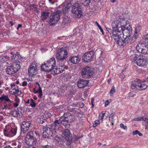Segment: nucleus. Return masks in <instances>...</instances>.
Instances as JSON below:
<instances>
[{
  "mask_svg": "<svg viewBox=\"0 0 148 148\" xmlns=\"http://www.w3.org/2000/svg\"><path fill=\"white\" fill-rule=\"evenodd\" d=\"M121 29H119L116 42L120 46L125 45L129 42L130 40V37L132 34V28L130 27L129 29L127 28L125 29L124 26L121 24Z\"/></svg>",
  "mask_w": 148,
  "mask_h": 148,
  "instance_id": "f257e3e1",
  "label": "nucleus"
},
{
  "mask_svg": "<svg viewBox=\"0 0 148 148\" xmlns=\"http://www.w3.org/2000/svg\"><path fill=\"white\" fill-rule=\"evenodd\" d=\"M121 24L122 23L118 20L114 21L112 24V30L111 29L109 28H107L106 29L111 35H112V37L116 42L118 38L117 36L119 30L121 29Z\"/></svg>",
  "mask_w": 148,
  "mask_h": 148,
  "instance_id": "f03ea898",
  "label": "nucleus"
},
{
  "mask_svg": "<svg viewBox=\"0 0 148 148\" xmlns=\"http://www.w3.org/2000/svg\"><path fill=\"white\" fill-rule=\"evenodd\" d=\"M75 120L74 116L70 113H65L60 118V121L62 124L65 127Z\"/></svg>",
  "mask_w": 148,
  "mask_h": 148,
  "instance_id": "7ed1b4c3",
  "label": "nucleus"
},
{
  "mask_svg": "<svg viewBox=\"0 0 148 148\" xmlns=\"http://www.w3.org/2000/svg\"><path fill=\"white\" fill-rule=\"evenodd\" d=\"M56 62L54 58H51L49 61L45 62L44 64H42L40 67L43 71L49 72L53 70L55 66Z\"/></svg>",
  "mask_w": 148,
  "mask_h": 148,
  "instance_id": "20e7f679",
  "label": "nucleus"
},
{
  "mask_svg": "<svg viewBox=\"0 0 148 148\" xmlns=\"http://www.w3.org/2000/svg\"><path fill=\"white\" fill-rule=\"evenodd\" d=\"M56 59L59 61H63L68 57V52L63 47L59 48L56 51Z\"/></svg>",
  "mask_w": 148,
  "mask_h": 148,
  "instance_id": "39448f33",
  "label": "nucleus"
},
{
  "mask_svg": "<svg viewBox=\"0 0 148 148\" xmlns=\"http://www.w3.org/2000/svg\"><path fill=\"white\" fill-rule=\"evenodd\" d=\"M20 67L19 62H14L12 64H11L7 66L6 69V72L9 75L14 74L20 69Z\"/></svg>",
  "mask_w": 148,
  "mask_h": 148,
  "instance_id": "423d86ee",
  "label": "nucleus"
},
{
  "mask_svg": "<svg viewBox=\"0 0 148 148\" xmlns=\"http://www.w3.org/2000/svg\"><path fill=\"white\" fill-rule=\"evenodd\" d=\"M71 11L75 16L79 18L82 15V12L81 5L78 3H75L72 6Z\"/></svg>",
  "mask_w": 148,
  "mask_h": 148,
  "instance_id": "0eeeda50",
  "label": "nucleus"
},
{
  "mask_svg": "<svg viewBox=\"0 0 148 148\" xmlns=\"http://www.w3.org/2000/svg\"><path fill=\"white\" fill-rule=\"evenodd\" d=\"M62 12L60 10H58L54 12L51 14L49 17V24L52 26L56 24L60 18V14Z\"/></svg>",
  "mask_w": 148,
  "mask_h": 148,
  "instance_id": "6e6552de",
  "label": "nucleus"
},
{
  "mask_svg": "<svg viewBox=\"0 0 148 148\" xmlns=\"http://www.w3.org/2000/svg\"><path fill=\"white\" fill-rule=\"evenodd\" d=\"M147 86L145 84L141 83L139 79L135 80L132 82L131 88L132 89H136L139 90H145Z\"/></svg>",
  "mask_w": 148,
  "mask_h": 148,
  "instance_id": "1a4fd4ad",
  "label": "nucleus"
},
{
  "mask_svg": "<svg viewBox=\"0 0 148 148\" xmlns=\"http://www.w3.org/2000/svg\"><path fill=\"white\" fill-rule=\"evenodd\" d=\"M42 133L43 137L46 138L52 136L53 135L55 134V131L52 129V127L50 125H46L43 126Z\"/></svg>",
  "mask_w": 148,
  "mask_h": 148,
  "instance_id": "9d476101",
  "label": "nucleus"
},
{
  "mask_svg": "<svg viewBox=\"0 0 148 148\" xmlns=\"http://www.w3.org/2000/svg\"><path fill=\"white\" fill-rule=\"evenodd\" d=\"M94 73V69L90 67L86 66L82 69V74L84 78H90Z\"/></svg>",
  "mask_w": 148,
  "mask_h": 148,
  "instance_id": "9b49d317",
  "label": "nucleus"
},
{
  "mask_svg": "<svg viewBox=\"0 0 148 148\" xmlns=\"http://www.w3.org/2000/svg\"><path fill=\"white\" fill-rule=\"evenodd\" d=\"M137 51L144 54H148V44L139 42L136 46Z\"/></svg>",
  "mask_w": 148,
  "mask_h": 148,
  "instance_id": "f8f14e48",
  "label": "nucleus"
},
{
  "mask_svg": "<svg viewBox=\"0 0 148 148\" xmlns=\"http://www.w3.org/2000/svg\"><path fill=\"white\" fill-rule=\"evenodd\" d=\"M17 128L10 127L8 128L6 127L3 130L4 135L8 137H11L15 135L16 133Z\"/></svg>",
  "mask_w": 148,
  "mask_h": 148,
  "instance_id": "ddd939ff",
  "label": "nucleus"
},
{
  "mask_svg": "<svg viewBox=\"0 0 148 148\" xmlns=\"http://www.w3.org/2000/svg\"><path fill=\"white\" fill-rule=\"evenodd\" d=\"M37 69V63L35 62H33L28 68V75L29 76H34L36 74Z\"/></svg>",
  "mask_w": 148,
  "mask_h": 148,
  "instance_id": "4468645a",
  "label": "nucleus"
},
{
  "mask_svg": "<svg viewBox=\"0 0 148 148\" xmlns=\"http://www.w3.org/2000/svg\"><path fill=\"white\" fill-rule=\"evenodd\" d=\"M62 136L66 141L68 144L70 145L71 144L72 138V136L69 130L66 129L64 130L62 133Z\"/></svg>",
  "mask_w": 148,
  "mask_h": 148,
  "instance_id": "2eb2a0df",
  "label": "nucleus"
},
{
  "mask_svg": "<svg viewBox=\"0 0 148 148\" xmlns=\"http://www.w3.org/2000/svg\"><path fill=\"white\" fill-rule=\"evenodd\" d=\"M94 51H90L86 53L83 56L82 60L84 62H88L91 61L94 54Z\"/></svg>",
  "mask_w": 148,
  "mask_h": 148,
  "instance_id": "dca6fc26",
  "label": "nucleus"
},
{
  "mask_svg": "<svg viewBox=\"0 0 148 148\" xmlns=\"http://www.w3.org/2000/svg\"><path fill=\"white\" fill-rule=\"evenodd\" d=\"M24 108L20 107L17 109V110H13L10 112V114L15 117H20L24 113Z\"/></svg>",
  "mask_w": 148,
  "mask_h": 148,
  "instance_id": "f3484780",
  "label": "nucleus"
},
{
  "mask_svg": "<svg viewBox=\"0 0 148 148\" xmlns=\"http://www.w3.org/2000/svg\"><path fill=\"white\" fill-rule=\"evenodd\" d=\"M67 69V67L63 65H59L58 67H55L53 69L52 73L53 75H58L64 71L65 69Z\"/></svg>",
  "mask_w": 148,
  "mask_h": 148,
  "instance_id": "a211bd4d",
  "label": "nucleus"
},
{
  "mask_svg": "<svg viewBox=\"0 0 148 148\" xmlns=\"http://www.w3.org/2000/svg\"><path fill=\"white\" fill-rule=\"evenodd\" d=\"M11 89L10 91L12 94L16 96V95H19L21 93V91L20 88L15 83H13L11 84Z\"/></svg>",
  "mask_w": 148,
  "mask_h": 148,
  "instance_id": "6ab92c4d",
  "label": "nucleus"
},
{
  "mask_svg": "<svg viewBox=\"0 0 148 148\" xmlns=\"http://www.w3.org/2000/svg\"><path fill=\"white\" fill-rule=\"evenodd\" d=\"M147 61L146 58L143 55H140V57L136 62L137 65L140 66H144L147 64Z\"/></svg>",
  "mask_w": 148,
  "mask_h": 148,
  "instance_id": "aec40b11",
  "label": "nucleus"
},
{
  "mask_svg": "<svg viewBox=\"0 0 148 148\" xmlns=\"http://www.w3.org/2000/svg\"><path fill=\"white\" fill-rule=\"evenodd\" d=\"M62 123L60 121V119L58 120H55L50 125L53 130L55 131V133L59 131L60 128L61 127Z\"/></svg>",
  "mask_w": 148,
  "mask_h": 148,
  "instance_id": "412c9836",
  "label": "nucleus"
},
{
  "mask_svg": "<svg viewBox=\"0 0 148 148\" xmlns=\"http://www.w3.org/2000/svg\"><path fill=\"white\" fill-rule=\"evenodd\" d=\"M80 58L79 56H73L70 58L67 61V62L69 65L77 64L79 62Z\"/></svg>",
  "mask_w": 148,
  "mask_h": 148,
  "instance_id": "4be33fe9",
  "label": "nucleus"
},
{
  "mask_svg": "<svg viewBox=\"0 0 148 148\" xmlns=\"http://www.w3.org/2000/svg\"><path fill=\"white\" fill-rule=\"evenodd\" d=\"M89 81L83 79H79L77 82V85L79 88H83L88 85Z\"/></svg>",
  "mask_w": 148,
  "mask_h": 148,
  "instance_id": "5701e85b",
  "label": "nucleus"
},
{
  "mask_svg": "<svg viewBox=\"0 0 148 148\" xmlns=\"http://www.w3.org/2000/svg\"><path fill=\"white\" fill-rule=\"evenodd\" d=\"M11 58L13 62L14 63H17L18 62H20L19 61L21 60L22 58L20 54L18 52H17L16 53L13 55Z\"/></svg>",
  "mask_w": 148,
  "mask_h": 148,
  "instance_id": "b1692460",
  "label": "nucleus"
},
{
  "mask_svg": "<svg viewBox=\"0 0 148 148\" xmlns=\"http://www.w3.org/2000/svg\"><path fill=\"white\" fill-rule=\"evenodd\" d=\"M28 122L23 121L21 126V132L24 134L28 130Z\"/></svg>",
  "mask_w": 148,
  "mask_h": 148,
  "instance_id": "393cba45",
  "label": "nucleus"
},
{
  "mask_svg": "<svg viewBox=\"0 0 148 148\" xmlns=\"http://www.w3.org/2000/svg\"><path fill=\"white\" fill-rule=\"evenodd\" d=\"M41 14V18L42 20H46L49 16V13L47 11L42 12Z\"/></svg>",
  "mask_w": 148,
  "mask_h": 148,
  "instance_id": "a878e982",
  "label": "nucleus"
},
{
  "mask_svg": "<svg viewBox=\"0 0 148 148\" xmlns=\"http://www.w3.org/2000/svg\"><path fill=\"white\" fill-rule=\"evenodd\" d=\"M28 138V145L31 146L36 144V140L35 137Z\"/></svg>",
  "mask_w": 148,
  "mask_h": 148,
  "instance_id": "bb28decb",
  "label": "nucleus"
},
{
  "mask_svg": "<svg viewBox=\"0 0 148 148\" xmlns=\"http://www.w3.org/2000/svg\"><path fill=\"white\" fill-rule=\"evenodd\" d=\"M48 119V118L47 117V115L46 114H43L42 115L40 118V120L38 121V123H39L43 124L44 123H47V121Z\"/></svg>",
  "mask_w": 148,
  "mask_h": 148,
  "instance_id": "cd10ccee",
  "label": "nucleus"
},
{
  "mask_svg": "<svg viewBox=\"0 0 148 148\" xmlns=\"http://www.w3.org/2000/svg\"><path fill=\"white\" fill-rule=\"evenodd\" d=\"M140 57V55H138L136 54H134L130 56L131 59L132 60V62H134V63H136V61L139 59V58Z\"/></svg>",
  "mask_w": 148,
  "mask_h": 148,
  "instance_id": "c85d7f7f",
  "label": "nucleus"
},
{
  "mask_svg": "<svg viewBox=\"0 0 148 148\" xmlns=\"http://www.w3.org/2000/svg\"><path fill=\"white\" fill-rule=\"evenodd\" d=\"M71 3H69L66 7L63 9V12L64 13H66L70 10V8L72 6Z\"/></svg>",
  "mask_w": 148,
  "mask_h": 148,
  "instance_id": "c756f323",
  "label": "nucleus"
},
{
  "mask_svg": "<svg viewBox=\"0 0 148 148\" xmlns=\"http://www.w3.org/2000/svg\"><path fill=\"white\" fill-rule=\"evenodd\" d=\"M3 100H5L6 101L10 103L12 102V101L8 98V96L5 95H3L0 97V101H1Z\"/></svg>",
  "mask_w": 148,
  "mask_h": 148,
  "instance_id": "7c9ffc66",
  "label": "nucleus"
},
{
  "mask_svg": "<svg viewBox=\"0 0 148 148\" xmlns=\"http://www.w3.org/2000/svg\"><path fill=\"white\" fill-rule=\"evenodd\" d=\"M139 42L148 44V34L145 35L143 37L142 40Z\"/></svg>",
  "mask_w": 148,
  "mask_h": 148,
  "instance_id": "2f4dec72",
  "label": "nucleus"
},
{
  "mask_svg": "<svg viewBox=\"0 0 148 148\" xmlns=\"http://www.w3.org/2000/svg\"><path fill=\"white\" fill-rule=\"evenodd\" d=\"M34 93L35 94L36 93H38L39 95H38V97L39 98L41 99L42 95V92L41 87H39L38 88L36 91L34 92Z\"/></svg>",
  "mask_w": 148,
  "mask_h": 148,
  "instance_id": "473e14b6",
  "label": "nucleus"
},
{
  "mask_svg": "<svg viewBox=\"0 0 148 148\" xmlns=\"http://www.w3.org/2000/svg\"><path fill=\"white\" fill-rule=\"evenodd\" d=\"M90 2V0H81V3L85 6H87Z\"/></svg>",
  "mask_w": 148,
  "mask_h": 148,
  "instance_id": "72a5a7b5",
  "label": "nucleus"
},
{
  "mask_svg": "<svg viewBox=\"0 0 148 148\" xmlns=\"http://www.w3.org/2000/svg\"><path fill=\"white\" fill-rule=\"evenodd\" d=\"M69 21V18L67 16H64L63 18L62 23L65 25L66 23H68Z\"/></svg>",
  "mask_w": 148,
  "mask_h": 148,
  "instance_id": "f704fd0d",
  "label": "nucleus"
},
{
  "mask_svg": "<svg viewBox=\"0 0 148 148\" xmlns=\"http://www.w3.org/2000/svg\"><path fill=\"white\" fill-rule=\"evenodd\" d=\"M29 8L30 9H32L34 11H36V12H38V10L36 7V5L35 4H33L30 5Z\"/></svg>",
  "mask_w": 148,
  "mask_h": 148,
  "instance_id": "c9c22d12",
  "label": "nucleus"
},
{
  "mask_svg": "<svg viewBox=\"0 0 148 148\" xmlns=\"http://www.w3.org/2000/svg\"><path fill=\"white\" fill-rule=\"evenodd\" d=\"M36 133L35 131L31 130L28 132V136L29 137H34V134H36Z\"/></svg>",
  "mask_w": 148,
  "mask_h": 148,
  "instance_id": "e433bc0d",
  "label": "nucleus"
},
{
  "mask_svg": "<svg viewBox=\"0 0 148 148\" xmlns=\"http://www.w3.org/2000/svg\"><path fill=\"white\" fill-rule=\"evenodd\" d=\"M109 120L112 123V125H113L114 122V116L113 114H111L109 116Z\"/></svg>",
  "mask_w": 148,
  "mask_h": 148,
  "instance_id": "4c0bfd02",
  "label": "nucleus"
},
{
  "mask_svg": "<svg viewBox=\"0 0 148 148\" xmlns=\"http://www.w3.org/2000/svg\"><path fill=\"white\" fill-rule=\"evenodd\" d=\"M30 105L32 108L35 107L36 106V104L34 102V101L32 99H31L30 100Z\"/></svg>",
  "mask_w": 148,
  "mask_h": 148,
  "instance_id": "58836bf2",
  "label": "nucleus"
},
{
  "mask_svg": "<svg viewBox=\"0 0 148 148\" xmlns=\"http://www.w3.org/2000/svg\"><path fill=\"white\" fill-rule=\"evenodd\" d=\"M7 57H5L4 56H0V62H3L7 60L8 58Z\"/></svg>",
  "mask_w": 148,
  "mask_h": 148,
  "instance_id": "ea45409f",
  "label": "nucleus"
},
{
  "mask_svg": "<svg viewBox=\"0 0 148 148\" xmlns=\"http://www.w3.org/2000/svg\"><path fill=\"white\" fill-rule=\"evenodd\" d=\"M6 141L2 140H0V148H1L6 143Z\"/></svg>",
  "mask_w": 148,
  "mask_h": 148,
  "instance_id": "a19ab883",
  "label": "nucleus"
},
{
  "mask_svg": "<svg viewBox=\"0 0 148 148\" xmlns=\"http://www.w3.org/2000/svg\"><path fill=\"white\" fill-rule=\"evenodd\" d=\"M141 26L139 25L137 26L136 28L135 29V34H137L140 30Z\"/></svg>",
  "mask_w": 148,
  "mask_h": 148,
  "instance_id": "79ce46f5",
  "label": "nucleus"
},
{
  "mask_svg": "<svg viewBox=\"0 0 148 148\" xmlns=\"http://www.w3.org/2000/svg\"><path fill=\"white\" fill-rule=\"evenodd\" d=\"M143 116L140 117H139L136 118H135L134 119H133L132 120V121H141L142 120H143Z\"/></svg>",
  "mask_w": 148,
  "mask_h": 148,
  "instance_id": "37998d69",
  "label": "nucleus"
},
{
  "mask_svg": "<svg viewBox=\"0 0 148 148\" xmlns=\"http://www.w3.org/2000/svg\"><path fill=\"white\" fill-rule=\"evenodd\" d=\"M136 34L135 33V34L133 35V36L132 37V38L131 41V42L132 43L134 42L137 38V35H136Z\"/></svg>",
  "mask_w": 148,
  "mask_h": 148,
  "instance_id": "c03bdc74",
  "label": "nucleus"
},
{
  "mask_svg": "<svg viewBox=\"0 0 148 148\" xmlns=\"http://www.w3.org/2000/svg\"><path fill=\"white\" fill-rule=\"evenodd\" d=\"M115 92V90L114 89V86H112V89L110 91V94L111 95H113V93Z\"/></svg>",
  "mask_w": 148,
  "mask_h": 148,
  "instance_id": "a18cd8bd",
  "label": "nucleus"
},
{
  "mask_svg": "<svg viewBox=\"0 0 148 148\" xmlns=\"http://www.w3.org/2000/svg\"><path fill=\"white\" fill-rule=\"evenodd\" d=\"M99 120H96L95 121V123H93V126L94 127H96L99 124Z\"/></svg>",
  "mask_w": 148,
  "mask_h": 148,
  "instance_id": "49530a36",
  "label": "nucleus"
},
{
  "mask_svg": "<svg viewBox=\"0 0 148 148\" xmlns=\"http://www.w3.org/2000/svg\"><path fill=\"white\" fill-rule=\"evenodd\" d=\"M105 114V113H102L101 114H100L99 116V119L102 120Z\"/></svg>",
  "mask_w": 148,
  "mask_h": 148,
  "instance_id": "de8ad7c7",
  "label": "nucleus"
},
{
  "mask_svg": "<svg viewBox=\"0 0 148 148\" xmlns=\"http://www.w3.org/2000/svg\"><path fill=\"white\" fill-rule=\"evenodd\" d=\"M120 125L121 127L123 128L124 130H127V127L125 126L123 124L121 123Z\"/></svg>",
  "mask_w": 148,
  "mask_h": 148,
  "instance_id": "09e8293b",
  "label": "nucleus"
},
{
  "mask_svg": "<svg viewBox=\"0 0 148 148\" xmlns=\"http://www.w3.org/2000/svg\"><path fill=\"white\" fill-rule=\"evenodd\" d=\"M136 95V94H133L132 92H130L129 94V97H134Z\"/></svg>",
  "mask_w": 148,
  "mask_h": 148,
  "instance_id": "8fccbe9b",
  "label": "nucleus"
},
{
  "mask_svg": "<svg viewBox=\"0 0 148 148\" xmlns=\"http://www.w3.org/2000/svg\"><path fill=\"white\" fill-rule=\"evenodd\" d=\"M28 124L29 125H28V128L30 127H32L33 126V125L32 123V121H28Z\"/></svg>",
  "mask_w": 148,
  "mask_h": 148,
  "instance_id": "3c124183",
  "label": "nucleus"
},
{
  "mask_svg": "<svg viewBox=\"0 0 148 148\" xmlns=\"http://www.w3.org/2000/svg\"><path fill=\"white\" fill-rule=\"evenodd\" d=\"M138 132L139 131L138 130L134 131L133 132L132 134L133 135H136L138 134Z\"/></svg>",
  "mask_w": 148,
  "mask_h": 148,
  "instance_id": "603ef678",
  "label": "nucleus"
},
{
  "mask_svg": "<svg viewBox=\"0 0 148 148\" xmlns=\"http://www.w3.org/2000/svg\"><path fill=\"white\" fill-rule=\"evenodd\" d=\"M41 148H51V146L49 145H46L42 146Z\"/></svg>",
  "mask_w": 148,
  "mask_h": 148,
  "instance_id": "864d4df0",
  "label": "nucleus"
},
{
  "mask_svg": "<svg viewBox=\"0 0 148 148\" xmlns=\"http://www.w3.org/2000/svg\"><path fill=\"white\" fill-rule=\"evenodd\" d=\"M28 135V133H27L26 134V136L25 137V143L27 144V141H28V138L27 137V136Z\"/></svg>",
  "mask_w": 148,
  "mask_h": 148,
  "instance_id": "5fc2aeb1",
  "label": "nucleus"
},
{
  "mask_svg": "<svg viewBox=\"0 0 148 148\" xmlns=\"http://www.w3.org/2000/svg\"><path fill=\"white\" fill-rule=\"evenodd\" d=\"M82 136L81 137H80V136H75V140H78L80 138H82Z\"/></svg>",
  "mask_w": 148,
  "mask_h": 148,
  "instance_id": "6e6d98bb",
  "label": "nucleus"
},
{
  "mask_svg": "<svg viewBox=\"0 0 148 148\" xmlns=\"http://www.w3.org/2000/svg\"><path fill=\"white\" fill-rule=\"evenodd\" d=\"M22 84L23 86H25L27 85V83L26 82L24 81L22 82Z\"/></svg>",
  "mask_w": 148,
  "mask_h": 148,
  "instance_id": "4d7b16f0",
  "label": "nucleus"
},
{
  "mask_svg": "<svg viewBox=\"0 0 148 148\" xmlns=\"http://www.w3.org/2000/svg\"><path fill=\"white\" fill-rule=\"evenodd\" d=\"M109 104V102L108 101V100H107L105 103V107H106L107 106H108Z\"/></svg>",
  "mask_w": 148,
  "mask_h": 148,
  "instance_id": "13d9d810",
  "label": "nucleus"
},
{
  "mask_svg": "<svg viewBox=\"0 0 148 148\" xmlns=\"http://www.w3.org/2000/svg\"><path fill=\"white\" fill-rule=\"evenodd\" d=\"M143 120L144 121L148 123V118H144V117Z\"/></svg>",
  "mask_w": 148,
  "mask_h": 148,
  "instance_id": "bf43d9fd",
  "label": "nucleus"
},
{
  "mask_svg": "<svg viewBox=\"0 0 148 148\" xmlns=\"http://www.w3.org/2000/svg\"><path fill=\"white\" fill-rule=\"evenodd\" d=\"M13 105L15 107H18V103H14Z\"/></svg>",
  "mask_w": 148,
  "mask_h": 148,
  "instance_id": "052dcab7",
  "label": "nucleus"
},
{
  "mask_svg": "<svg viewBox=\"0 0 148 148\" xmlns=\"http://www.w3.org/2000/svg\"><path fill=\"white\" fill-rule=\"evenodd\" d=\"M47 115V117L48 118L49 117H50L51 116V114L50 113H48L45 114Z\"/></svg>",
  "mask_w": 148,
  "mask_h": 148,
  "instance_id": "680f3d73",
  "label": "nucleus"
},
{
  "mask_svg": "<svg viewBox=\"0 0 148 148\" xmlns=\"http://www.w3.org/2000/svg\"><path fill=\"white\" fill-rule=\"evenodd\" d=\"M79 106L80 108H82L84 107V104L83 103H81L79 105Z\"/></svg>",
  "mask_w": 148,
  "mask_h": 148,
  "instance_id": "e2e57ef3",
  "label": "nucleus"
},
{
  "mask_svg": "<svg viewBox=\"0 0 148 148\" xmlns=\"http://www.w3.org/2000/svg\"><path fill=\"white\" fill-rule=\"evenodd\" d=\"M22 27V25L21 24H19L18 25V27H17V29L18 30L19 28L21 27Z\"/></svg>",
  "mask_w": 148,
  "mask_h": 148,
  "instance_id": "0e129e2a",
  "label": "nucleus"
},
{
  "mask_svg": "<svg viewBox=\"0 0 148 148\" xmlns=\"http://www.w3.org/2000/svg\"><path fill=\"white\" fill-rule=\"evenodd\" d=\"M99 28L100 29V30L101 32L102 33V34H103V30L102 29V28L101 27V26H100V27H99Z\"/></svg>",
  "mask_w": 148,
  "mask_h": 148,
  "instance_id": "69168bd1",
  "label": "nucleus"
},
{
  "mask_svg": "<svg viewBox=\"0 0 148 148\" xmlns=\"http://www.w3.org/2000/svg\"><path fill=\"white\" fill-rule=\"evenodd\" d=\"M95 23L97 24V26L98 27L101 26L97 21L95 22Z\"/></svg>",
  "mask_w": 148,
  "mask_h": 148,
  "instance_id": "338daca9",
  "label": "nucleus"
},
{
  "mask_svg": "<svg viewBox=\"0 0 148 148\" xmlns=\"http://www.w3.org/2000/svg\"><path fill=\"white\" fill-rule=\"evenodd\" d=\"M94 101V99L93 98H92L91 99V103H93Z\"/></svg>",
  "mask_w": 148,
  "mask_h": 148,
  "instance_id": "774afa93",
  "label": "nucleus"
}]
</instances>
